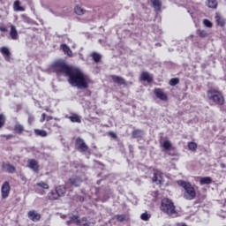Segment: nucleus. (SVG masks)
Segmentation results:
<instances>
[{
  "label": "nucleus",
  "instance_id": "f257e3e1",
  "mask_svg": "<svg viewBox=\"0 0 226 226\" xmlns=\"http://www.w3.org/2000/svg\"><path fill=\"white\" fill-rule=\"evenodd\" d=\"M50 70L56 73V77H68V82L73 87L79 89H87L89 87V77L84 74L80 69L68 65L63 59L55 61L50 65Z\"/></svg>",
  "mask_w": 226,
  "mask_h": 226
},
{
  "label": "nucleus",
  "instance_id": "f03ea898",
  "mask_svg": "<svg viewBox=\"0 0 226 226\" xmlns=\"http://www.w3.org/2000/svg\"><path fill=\"white\" fill-rule=\"evenodd\" d=\"M177 185L178 186L184 188V198H185L186 200H193V199L197 197V191H195V186H193L190 182L178 180Z\"/></svg>",
  "mask_w": 226,
  "mask_h": 226
},
{
  "label": "nucleus",
  "instance_id": "7ed1b4c3",
  "mask_svg": "<svg viewBox=\"0 0 226 226\" xmlns=\"http://www.w3.org/2000/svg\"><path fill=\"white\" fill-rule=\"evenodd\" d=\"M161 211L162 213H165V215H168L169 216H173V215H177V210L176 209V205L174 204V201L169 198H163L161 200V206H160Z\"/></svg>",
  "mask_w": 226,
  "mask_h": 226
},
{
  "label": "nucleus",
  "instance_id": "20e7f679",
  "mask_svg": "<svg viewBox=\"0 0 226 226\" xmlns=\"http://www.w3.org/2000/svg\"><path fill=\"white\" fill-rule=\"evenodd\" d=\"M207 96L208 100L213 102L215 105H224L225 103V97H223V94L218 90H208L207 92Z\"/></svg>",
  "mask_w": 226,
  "mask_h": 226
},
{
  "label": "nucleus",
  "instance_id": "39448f33",
  "mask_svg": "<svg viewBox=\"0 0 226 226\" xmlns=\"http://www.w3.org/2000/svg\"><path fill=\"white\" fill-rule=\"evenodd\" d=\"M64 195H66V185H57L48 193L47 197L49 200H59Z\"/></svg>",
  "mask_w": 226,
  "mask_h": 226
},
{
  "label": "nucleus",
  "instance_id": "423d86ee",
  "mask_svg": "<svg viewBox=\"0 0 226 226\" xmlns=\"http://www.w3.org/2000/svg\"><path fill=\"white\" fill-rule=\"evenodd\" d=\"M152 182L155 183L158 186H162L163 183H165V179H163V172L158 169H154Z\"/></svg>",
  "mask_w": 226,
  "mask_h": 226
},
{
  "label": "nucleus",
  "instance_id": "0eeeda50",
  "mask_svg": "<svg viewBox=\"0 0 226 226\" xmlns=\"http://www.w3.org/2000/svg\"><path fill=\"white\" fill-rule=\"evenodd\" d=\"M110 78L112 79V82H114V84H117L118 86H124L126 87L128 86V84L130 86L133 85V82L130 81L128 83V82H126V79H124V78H123L121 76L111 75Z\"/></svg>",
  "mask_w": 226,
  "mask_h": 226
},
{
  "label": "nucleus",
  "instance_id": "6e6552de",
  "mask_svg": "<svg viewBox=\"0 0 226 226\" xmlns=\"http://www.w3.org/2000/svg\"><path fill=\"white\" fill-rule=\"evenodd\" d=\"M154 94L161 102H169V95L162 88H154Z\"/></svg>",
  "mask_w": 226,
  "mask_h": 226
},
{
  "label": "nucleus",
  "instance_id": "1a4fd4ad",
  "mask_svg": "<svg viewBox=\"0 0 226 226\" xmlns=\"http://www.w3.org/2000/svg\"><path fill=\"white\" fill-rule=\"evenodd\" d=\"M76 147L80 151V153H87L89 151V147L86 144V141L82 138L76 139Z\"/></svg>",
  "mask_w": 226,
  "mask_h": 226
},
{
  "label": "nucleus",
  "instance_id": "9d476101",
  "mask_svg": "<svg viewBox=\"0 0 226 226\" xmlns=\"http://www.w3.org/2000/svg\"><path fill=\"white\" fill-rule=\"evenodd\" d=\"M11 191V187L10 186V183L8 181H5L1 188L2 199H8Z\"/></svg>",
  "mask_w": 226,
  "mask_h": 226
},
{
  "label": "nucleus",
  "instance_id": "9b49d317",
  "mask_svg": "<svg viewBox=\"0 0 226 226\" xmlns=\"http://www.w3.org/2000/svg\"><path fill=\"white\" fill-rule=\"evenodd\" d=\"M27 167H29L30 170H33V172H34L35 174H38V172H40V164L35 159H29L27 161Z\"/></svg>",
  "mask_w": 226,
  "mask_h": 226
},
{
  "label": "nucleus",
  "instance_id": "f8f14e48",
  "mask_svg": "<svg viewBox=\"0 0 226 226\" xmlns=\"http://www.w3.org/2000/svg\"><path fill=\"white\" fill-rule=\"evenodd\" d=\"M27 216L32 222H40L41 220V215L36 212V210L28 211Z\"/></svg>",
  "mask_w": 226,
  "mask_h": 226
},
{
  "label": "nucleus",
  "instance_id": "ddd939ff",
  "mask_svg": "<svg viewBox=\"0 0 226 226\" xmlns=\"http://www.w3.org/2000/svg\"><path fill=\"white\" fill-rule=\"evenodd\" d=\"M2 169L6 170L8 174H15L17 172V168H15V166L10 162H3Z\"/></svg>",
  "mask_w": 226,
  "mask_h": 226
},
{
  "label": "nucleus",
  "instance_id": "4468645a",
  "mask_svg": "<svg viewBox=\"0 0 226 226\" xmlns=\"http://www.w3.org/2000/svg\"><path fill=\"white\" fill-rule=\"evenodd\" d=\"M0 52L2 56H4L5 61L10 62V59H11V52H10V49L8 47L4 46L0 49Z\"/></svg>",
  "mask_w": 226,
  "mask_h": 226
},
{
  "label": "nucleus",
  "instance_id": "2eb2a0df",
  "mask_svg": "<svg viewBox=\"0 0 226 226\" xmlns=\"http://www.w3.org/2000/svg\"><path fill=\"white\" fill-rule=\"evenodd\" d=\"M140 80H143V82H147L148 84H151L153 82V76L149 74L147 72H143L140 74Z\"/></svg>",
  "mask_w": 226,
  "mask_h": 226
},
{
  "label": "nucleus",
  "instance_id": "dca6fc26",
  "mask_svg": "<svg viewBox=\"0 0 226 226\" xmlns=\"http://www.w3.org/2000/svg\"><path fill=\"white\" fill-rule=\"evenodd\" d=\"M72 223H75V225L80 226L82 222L79 219V215H72L70 217V220L66 222V225H72Z\"/></svg>",
  "mask_w": 226,
  "mask_h": 226
},
{
  "label": "nucleus",
  "instance_id": "f3484780",
  "mask_svg": "<svg viewBox=\"0 0 226 226\" xmlns=\"http://www.w3.org/2000/svg\"><path fill=\"white\" fill-rule=\"evenodd\" d=\"M10 27V36L11 40H19V32L17 31V26L11 25Z\"/></svg>",
  "mask_w": 226,
  "mask_h": 226
},
{
  "label": "nucleus",
  "instance_id": "a211bd4d",
  "mask_svg": "<svg viewBox=\"0 0 226 226\" xmlns=\"http://www.w3.org/2000/svg\"><path fill=\"white\" fill-rule=\"evenodd\" d=\"M69 182L70 184L72 185V186H80V184L82 183V179H80L79 177H72L70 179H69Z\"/></svg>",
  "mask_w": 226,
  "mask_h": 226
},
{
  "label": "nucleus",
  "instance_id": "6ab92c4d",
  "mask_svg": "<svg viewBox=\"0 0 226 226\" xmlns=\"http://www.w3.org/2000/svg\"><path fill=\"white\" fill-rule=\"evenodd\" d=\"M215 22L216 25L219 26V27H225V19H223L220 14H215Z\"/></svg>",
  "mask_w": 226,
  "mask_h": 226
},
{
  "label": "nucleus",
  "instance_id": "aec40b11",
  "mask_svg": "<svg viewBox=\"0 0 226 226\" xmlns=\"http://www.w3.org/2000/svg\"><path fill=\"white\" fill-rule=\"evenodd\" d=\"M60 49L63 50L64 54H66V56H69V57H72L73 56V52L68 45L61 44Z\"/></svg>",
  "mask_w": 226,
  "mask_h": 226
},
{
  "label": "nucleus",
  "instance_id": "412c9836",
  "mask_svg": "<svg viewBox=\"0 0 226 226\" xmlns=\"http://www.w3.org/2000/svg\"><path fill=\"white\" fill-rule=\"evenodd\" d=\"M154 11H160L162 10V1L161 0H150Z\"/></svg>",
  "mask_w": 226,
  "mask_h": 226
},
{
  "label": "nucleus",
  "instance_id": "4be33fe9",
  "mask_svg": "<svg viewBox=\"0 0 226 226\" xmlns=\"http://www.w3.org/2000/svg\"><path fill=\"white\" fill-rule=\"evenodd\" d=\"M142 135H144V131L140 129H135L132 132V139H142Z\"/></svg>",
  "mask_w": 226,
  "mask_h": 226
},
{
  "label": "nucleus",
  "instance_id": "5701e85b",
  "mask_svg": "<svg viewBox=\"0 0 226 226\" xmlns=\"http://www.w3.org/2000/svg\"><path fill=\"white\" fill-rule=\"evenodd\" d=\"M70 119L71 123H82V119L80 118V116L73 113L72 116L68 117Z\"/></svg>",
  "mask_w": 226,
  "mask_h": 226
},
{
  "label": "nucleus",
  "instance_id": "b1692460",
  "mask_svg": "<svg viewBox=\"0 0 226 226\" xmlns=\"http://www.w3.org/2000/svg\"><path fill=\"white\" fill-rule=\"evenodd\" d=\"M213 178L211 177H200V185H211Z\"/></svg>",
  "mask_w": 226,
  "mask_h": 226
},
{
  "label": "nucleus",
  "instance_id": "393cba45",
  "mask_svg": "<svg viewBox=\"0 0 226 226\" xmlns=\"http://www.w3.org/2000/svg\"><path fill=\"white\" fill-rule=\"evenodd\" d=\"M14 132L15 133H18V135H22V133H24V125L16 124L14 125Z\"/></svg>",
  "mask_w": 226,
  "mask_h": 226
},
{
  "label": "nucleus",
  "instance_id": "a878e982",
  "mask_svg": "<svg viewBox=\"0 0 226 226\" xmlns=\"http://www.w3.org/2000/svg\"><path fill=\"white\" fill-rule=\"evenodd\" d=\"M115 218H116L117 222H128V220H130L128 215H124V214L117 215H115Z\"/></svg>",
  "mask_w": 226,
  "mask_h": 226
},
{
  "label": "nucleus",
  "instance_id": "bb28decb",
  "mask_svg": "<svg viewBox=\"0 0 226 226\" xmlns=\"http://www.w3.org/2000/svg\"><path fill=\"white\" fill-rule=\"evenodd\" d=\"M207 6L208 8H212L213 10H216L218 8V2L216 0H207Z\"/></svg>",
  "mask_w": 226,
  "mask_h": 226
},
{
  "label": "nucleus",
  "instance_id": "cd10ccee",
  "mask_svg": "<svg viewBox=\"0 0 226 226\" xmlns=\"http://www.w3.org/2000/svg\"><path fill=\"white\" fill-rule=\"evenodd\" d=\"M13 8L15 11H26V9L24 7L20 6V1L16 0L13 4Z\"/></svg>",
  "mask_w": 226,
  "mask_h": 226
},
{
  "label": "nucleus",
  "instance_id": "c85d7f7f",
  "mask_svg": "<svg viewBox=\"0 0 226 226\" xmlns=\"http://www.w3.org/2000/svg\"><path fill=\"white\" fill-rule=\"evenodd\" d=\"M34 132L37 137H47L49 133L45 130L34 129Z\"/></svg>",
  "mask_w": 226,
  "mask_h": 226
},
{
  "label": "nucleus",
  "instance_id": "c756f323",
  "mask_svg": "<svg viewBox=\"0 0 226 226\" xmlns=\"http://www.w3.org/2000/svg\"><path fill=\"white\" fill-rule=\"evenodd\" d=\"M162 147L165 149V151H170L172 149V143L170 140H164Z\"/></svg>",
  "mask_w": 226,
  "mask_h": 226
},
{
  "label": "nucleus",
  "instance_id": "7c9ffc66",
  "mask_svg": "<svg viewBox=\"0 0 226 226\" xmlns=\"http://www.w3.org/2000/svg\"><path fill=\"white\" fill-rule=\"evenodd\" d=\"M92 58H93V61H94V63H96V64L101 63L102 55H100L99 53H96V52H93Z\"/></svg>",
  "mask_w": 226,
  "mask_h": 226
},
{
  "label": "nucleus",
  "instance_id": "2f4dec72",
  "mask_svg": "<svg viewBox=\"0 0 226 226\" xmlns=\"http://www.w3.org/2000/svg\"><path fill=\"white\" fill-rule=\"evenodd\" d=\"M197 34L198 36H200V38H207V36H209V34H207V31L202 30V29H198Z\"/></svg>",
  "mask_w": 226,
  "mask_h": 226
},
{
  "label": "nucleus",
  "instance_id": "473e14b6",
  "mask_svg": "<svg viewBox=\"0 0 226 226\" xmlns=\"http://www.w3.org/2000/svg\"><path fill=\"white\" fill-rule=\"evenodd\" d=\"M37 188H42V190H49L50 188V186L49 185V184L41 181L39 183L36 184Z\"/></svg>",
  "mask_w": 226,
  "mask_h": 226
},
{
  "label": "nucleus",
  "instance_id": "72a5a7b5",
  "mask_svg": "<svg viewBox=\"0 0 226 226\" xmlns=\"http://www.w3.org/2000/svg\"><path fill=\"white\" fill-rule=\"evenodd\" d=\"M187 147L189 151H192L193 153H195V151H197L198 145L197 143L191 141L188 143Z\"/></svg>",
  "mask_w": 226,
  "mask_h": 226
},
{
  "label": "nucleus",
  "instance_id": "f704fd0d",
  "mask_svg": "<svg viewBox=\"0 0 226 226\" xmlns=\"http://www.w3.org/2000/svg\"><path fill=\"white\" fill-rule=\"evenodd\" d=\"M74 13H76V15H84V13H86V10L82 9V7L77 5L74 8Z\"/></svg>",
  "mask_w": 226,
  "mask_h": 226
},
{
  "label": "nucleus",
  "instance_id": "c9c22d12",
  "mask_svg": "<svg viewBox=\"0 0 226 226\" xmlns=\"http://www.w3.org/2000/svg\"><path fill=\"white\" fill-rule=\"evenodd\" d=\"M4 124H6V116L4 114H0V130L1 128L4 127Z\"/></svg>",
  "mask_w": 226,
  "mask_h": 226
},
{
  "label": "nucleus",
  "instance_id": "e433bc0d",
  "mask_svg": "<svg viewBox=\"0 0 226 226\" xmlns=\"http://www.w3.org/2000/svg\"><path fill=\"white\" fill-rule=\"evenodd\" d=\"M140 218L143 220V222H148L149 218H151V215L147 214V212H145L141 214Z\"/></svg>",
  "mask_w": 226,
  "mask_h": 226
},
{
  "label": "nucleus",
  "instance_id": "4c0bfd02",
  "mask_svg": "<svg viewBox=\"0 0 226 226\" xmlns=\"http://www.w3.org/2000/svg\"><path fill=\"white\" fill-rule=\"evenodd\" d=\"M177 84H179V78H172L170 80V86H177Z\"/></svg>",
  "mask_w": 226,
  "mask_h": 226
},
{
  "label": "nucleus",
  "instance_id": "58836bf2",
  "mask_svg": "<svg viewBox=\"0 0 226 226\" xmlns=\"http://www.w3.org/2000/svg\"><path fill=\"white\" fill-rule=\"evenodd\" d=\"M203 24L206 27H213V23L209 19H204Z\"/></svg>",
  "mask_w": 226,
  "mask_h": 226
},
{
  "label": "nucleus",
  "instance_id": "ea45409f",
  "mask_svg": "<svg viewBox=\"0 0 226 226\" xmlns=\"http://www.w3.org/2000/svg\"><path fill=\"white\" fill-rule=\"evenodd\" d=\"M109 137H111V139H117V134L114 132H108Z\"/></svg>",
  "mask_w": 226,
  "mask_h": 226
},
{
  "label": "nucleus",
  "instance_id": "a19ab883",
  "mask_svg": "<svg viewBox=\"0 0 226 226\" xmlns=\"http://www.w3.org/2000/svg\"><path fill=\"white\" fill-rule=\"evenodd\" d=\"M45 119H47V114L42 113L41 117V119H40V123H44Z\"/></svg>",
  "mask_w": 226,
  "mask_h": 226
},
{
  "label": "nucleus",
  "instance_id": "79ce46f5",
  "mask_svg": "<svg viewBox=\"0 0 226 226\" xmlns=\"http://www.w3.org/2000/svg\"><path fill=\"white\" fill-rule=\"evenodd\" d=\"M0 32L1 33H8V27L0 26Z\"/></svg>",
  "mask_w": 226,
  "mask_h": 226
},
{
  "label": "nucleus",
  "instance_id": "37998d69",
  "mask_svg": "<svg viewBox=\"0 0 226 226\" xmlns=\"http://www.w3.org/2000/svg\"><path fill=\"white\" fill-rule=\"evenodd\" d=\"M13 137H15L13 134H6V135H4V138L6 140H10V139H13Z\"/></svg>",
  "mask_w": 226,
  "mask_h": 226
},
{
  "label": "nucleus",
  "instance_id": "c03bdc74",
  "mask_svg": "<svg viewBox=\"0 0 226 226\" xmlns=\"http://www.w3.org/2000/svg\"><path fill=\"white\" fill-rule=\"evenodd\" d=\"M28 123H29L30 124H33V123H34V117L29 116V117H28Z\"/></svg>",
  "mask_w": 226,
  "mask_h": 226
},
{
  "label": "nucleus",
  "instance_id": "a18cd8bd",
  "mask_svg": "<svg viewBox=\"0 0 226 226\" xmlns=\"http://www.w3.org/2000/svg\"><path fill=\"white\" fill-rule=\"evenodd\" d=\"M54 117L52 116L46 117V121H52Z\"/></svg>",
  "mask_w": 226,
  "mask_h": 226
},
{
  "label": "nucleus",
  "instance_id": "49530a36",
  "mask_svg": "<svg viewBox=\"0 0 226 226\" xmlns=\"http://www.w3.org/2000/svg\"><path fill=\"white\" fill-rule=\"evenodd\" d=\"M37 192H39L40 193V195H45V191H39L38 189H37Z\"/></svg>",
  "mask_w": 226,
  "mask_h": 226
},
{
  "label": "nucleus",
  "instance_id": "de8ad7c7",
  "mask_svg": "<svg viewBox=\"0 0 226 226\" xmlns=\"http://www.w3.org/2000/svg\"><path fill=\"white\" fill-rule=\"evenodd\" d=\"M221 169H226V164L225 163H221Z\"/></svg>",
  "mask_w": 226,
  "mask_h": 226
},
{
  "label": "nucleus",
  "instance_id": "09e8293b",
  "mask_svg": "<svg viewBox=\"0 0 226 226\" xmlns=\"http://www.w3.org/2000/svg\"><path fill=\"white\" fill-rule=\"evenodd\" d=\"M81 222H87V217H82Z\"/></svg>",
  "mask_w": 226,
  "mask_h": 226
},
{
  "label": "nucleus",
  "instance_id": "8fccbe9b",
  "mask_svg": "<svg viewBox=\"0 0 226 226\" xmlns=\"http://www.w3.org/2000/svg\"><path fill=\"white\" fill-rule=\"evenodd\" d=\"M83 226H91V222H85L83 223Z\"/></svg>",
  "mask_w": 226,
  "mask_h": 226
}]
</instances>
